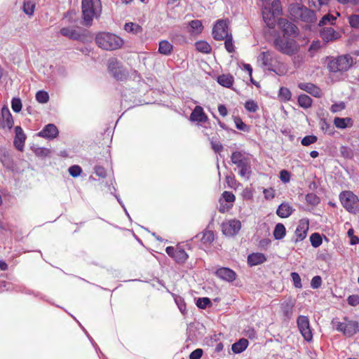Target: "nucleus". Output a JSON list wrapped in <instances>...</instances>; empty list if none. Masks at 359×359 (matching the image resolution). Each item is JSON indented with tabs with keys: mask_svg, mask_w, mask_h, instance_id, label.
<instances>
[{
	"mask_svg": "<svg viewBox=\"0 0 359 359\" xmlns=\"http://www.w3.org/2000/svg\"><path fill=\"white\" fill-rule=\"evenodd\" d=\"M278 25L282 29L284 35L295 36L298 34L297 27L285 19H280L278 20Z\"/></svg>",
	"mask_w": 359,
	"mask_h": 359,
	"instance_id": "nucleus-13",
	"label": "nucleus"
},
{
	"mask_svg": "<svg viewBox=\"0 0 359 359\" xmlns=\"http://www.w3.org/2000/svg\"><path fill=\"white\" fill-rule=\"evenodd\" d=\"M215 40L222 41L230 34L228 31V23L226 20H219L215 24L212 32Z\"/></svg>",
	"mask_w": 359,
	"mask_h": 359,
	"instance_id": "nucleus-8",
	"label": "nucleus"
},
{
	"mask_svg": "<svg viewBox=\"0 0 359 359\" xmlns=\"http://www.w3.org/2000/svg\"><path fill=\"white\" fill-rule=\"evenodd\" d=\"M266 261V256L261 252H253L248 256V264L250 266H254L263 264Z\"/></svg>",
	"mask_w": 359,
	"mask_h": 359,
	"instance_id": "nucleus-20",
	"label": "nucleus"
},
{
	"mask_svg": "<svg viewBox=\"0 0 359 359\" xmlns=\"http://www.w3.org/2000/svg\"><path fill=\"white\" fill-rule=\"evenodd\" d=\"M189 32L192 35H198L203 31V26L201 20H194L189 22Z\"/></svg>",
	"mask_w": 359,
	"mask_h": 359,
	"instance_id": "nucleus-26",
	"label": "nucleus"
},
{
	"mask_svg": "<svg viewBox=\"0 0 359 359\" xmlns=\"http://www.w3.org/2000/svg\"><path fill=\"white\" fill-rule=\"evenodd\" d=\"M217 82L221 86L230 88L233 83V77L230 74H222L217 77Z\"/></svg>",
	"mask_w": 359,
	"mask_h": 359,
	"instance_id": "nucleus-31",
	"label": "nucleus"
},
{
	"mask_svg": "<svg viewBox=\"0 0 359 359\" xmlns=\"http://www.w3.org/2000/svg\"><path fill=\"white\" fill-rule=\"evenodd\" d=\"M310 241L313 248H318L322 244V238L318 233H313L310 236Z\"/></svg>",
	"mask_w": 359,
	"mask_h": 359,
	"instance_id": "nucleus-45",
	"label": "nucleus"
},
{
	"mask_svg": "<svg viewBox=\"0 0 359 359\" xmlns=\"http://www.w3.org/2000/svg\"><path fill=\"white\" fill-rule=\"evenodd\" d=\"M264 198L266 200L273 199L275 197V190L273 188L264 189L263 190Z\"/></svg>",
	"mask_w": 359,
	"mask_h": 359,
	"instance_id": "nucleus-61",
	"label": "nucleus"
},
{
	"mask_svg": "<svg viewBox=\"0 0 359 359\" xmlns=\"http://www.w3.org/2000/svg\"><path fill=\"white\" fill-rule=\"evenodd\" d=\"M262 17L266 26L269 28H273L276 25V16L271 12V9L267 7V2H263Z\"/></svg>",
	"mask_w": 359,
	"mask_h": 359,
	"instance_id": "nucleus-14",
	"label": "nucleus"
},
{
	"mask_svg": "<svg viewBox=\"0 0 359 359\" xmlns=\"http://www.w3.org/2000/svg\"><path fill=\"white\" fill-rule=\"evenodd\" d=\"M273 53L271 51L262 52L259 56V60L262 61L264 67H269L272 65Z\"/></svg>",
	"mask_w": 359,
	"mask_h": 359,
	"instance_id": "nucleus-29",
	"label": "nucleus"
},
{
	"mask_svg": "<svg viewBox=\"0 0 359 359\" xmlns=\"http://www.w3.org/2000/svg\"><path fill=\"white\" fill-rule=\"evenodd\" d=\"M238 169V175L242 177L243 179H245L246 180H248L251 176L252 173V168H251V164H249L248 165H245L244 167H241Z\"/></svg>",
	"mask_w": 359,
	"mask_h": 359,
	"instance_id": "nucleus-41",
	"label": "nucleus"
},
{
	"mask_svg": "<svg viewBox=\"0 0 359 359\" xmlns=\"http://www.w3.org/2000/svg\"><path fill=\"white\" fill-rule=\"evenodd\" d=\"M26 135L22 128L20 126H16L15 128L14 145L18 150L21 151L23 150Z\"/></svg>",
	"mask_w": 359,
	"mask_h": 359,
	"instance_id": "nucleus-18",
	"label": "nucleus"
},
{
	"mask_svg": "<svg viewBox=\"0 0 359 359\" xmlns=\"http://www.w3.org/2000/svg\"><path fill=\"white\" fill-rule=\"evenodd\" d=\"M348 22L351 27L359 28V15L353 14L348 17Z\"/></svg>",
	"mask_w": 359,
	"mask_h": 359,
	"instance_id": "nucleus-58",
	"label": "nucleus"
},
{
	"mask_svg": "<svg viewBox=\"0 0 359 359\" xmlns=\"http://www.w3.org/2000/svg\"><path fill=\"white\" fill-rule=\"evenodd\" d=\"M35 3L34 0H24L23 11L28 15H32L34 13Z\"/></svg>",
	"mask_w": 359,
	"mask_h": 359,
	"instance_id": "nucleus-40",
	"label": "nucleus"
},
{
	"mask_svg": "<svg viewBox=\"0 0 359 359\" xmlns=\"http://www.w3.org/2000/svg\"><path fill=\"white\" fill-rule=\"evenodd\" d=\"M189 120L192 122L205 123L208 120V116L201 106H196L190 114Z\"/></svg>",
	"mask_w": 359,
	"mask_h": 359,
	"instance_id": "nucleus-15",
	"label": "nucleus"
},
{
	"mask_svg": "<svg viewBox=\"0 0 359 359\" xmlns=\"http://www.w3.org/2000/svg\"><path fill=\"white\" fill-rule=\"evenodd\" d=\"M82 14L84 25H91L94 18L100 15L101 13V3L100 0H82Z\"/></svg>",
	"mask_w": 359,
	"mask_h": 359,
	"instance_id": "nucleus-3",
	"label": "nucleus"
},
{
	"mask_svg": "<svg viewBox=\"0 0 359 359\" xmlns=\"http://www.w3.org/2000/svg\"><path fill=\"white\" fill-rule=\"evenodd\" d=\"M337 18L330 13L325 15L318 22L319 27H323L327 24L333 25Z\"/></svg>",
	"mask_w": 359,
	"mask_h": 359,
	"instance_id": "nucleus-42",
	"label": "nucleus"
},
{
	"mask_svg": "<svg viewBox=\"0 0 359 359\" xmlns=\"http://www.w3.org/2000/svg\"><path fill=\"white\" fill-rule=\"evenodd\" d=\"M241 223L237 219H231L222 224V230L224 235L234 236L241 230Z\"/></svg>",
	"mask_w": 359,
	"mask_h": 359,
	"instance_id": "nucleus-11",
	"label": "nucleus"
},
{
	"mask_svg": "<svg viewBox=\"0 0 359 359\" xmlns=\"http://www.w3.org/2000/svg\"><path fill=\"white\" fill-rule=\"evenodd\" d=\"M82 172V169L79 165H74L69 168V173L73 177H79Z\"/></svg>",
	"mask_w": 359,
	"mask_h": 359,
	"instance_id": "nucleus-56",
	"label": "nucleus"
},
{
	"mask_svg": "<svg viewBox=\"0 0 359 359\" xmlns=\"http://www.w3.org/2000/svg\"><path fill=\"white\" fill-rule=\"evenodd\" d=\"M233 121L237 129L247 132L249 130V127L238 116H233Z\"/></svg>",
	"mask_w": 359,
	"mask_h": 359,
	"instance_id": "nucleus-48",
	"label": "nucleus"
},
{
	"mask_svg": "<svg viewBox=\"0 0 359 359\" xmlns=\"http://www.w3.org/2000/svg\"><path fill=\"white\" fill-rule=\"evenodd\" d=\"M345 322V335L351 337L359 332V325L357 321L347 320L346 318H344Z\"/></svg>",
	"mask_w": 359,
	"mask_h": 359,
	"instance_id": "nucleus-23",
	"label": "nucleus"
},
{
	"mask_svg": "<svg viewBox=\"0 0 359 359\" xmlns=\"http://www.w3.org/2000/svg\"><path fill=\"white\" fill-rule=\"evenodd\" d=\"M211 305V301L208 297H200L196 301V306L199 309H205Z\"/></svg>",
	"mask_w": 359,
	"mask_h": 359,
	"instance_id": "nucleus-46",
	"label": "nucleus"
},
{
	"mask_svg": "<svg viewBox=\"0 0 359 359\" xmlns=\"http://www.w3.org/2000/svg\"><path fill=\"white\" fill-rule=\"evenodd\" d=\"M175 302L181 313L184 314L186 312V304L184 299L180 296H177L175 297Z\"/></svg>",
	"mask_w": 359,
	"mask_h": 359,
	"instance_id": "nucleus-55",
	"label": "nucleus"
},
{
	"mask_svg": "<svg viewBox=\"0 0 359 359\" xmlns=\"http://www.w3.org/2000/svg\"><path fill=\"white\" fill-rule=\"evenodd\" d=\"M248 346V341L245 339H241L232 345V351L235 353H241L244 351Z\"/></svg>",
	"mask_w": 359,
	"mask_h": 359,
	"instance_id": "nucleus-27",
	"label": "nucleus"
},
{
	"mask_svg": "<svg viewBox=\"0 0 359 359\" xmlns=\"http://www.w3.org/2000/svg\"><path fill=\"white\" fill-rule=\"evenodd\" d=\"M267 7L271 9V12L276 17L280 15L282 12V6L280 0H273L271 5L267 4Z\"/></svg>",
	"mask_w": 359,
	"mask_h": 359,
	"instance_id": "nucleus-38",
	"label": "nucleus"
},
{
	"mask_svg": "<svg viewBox=\"0 0 359 359\" xmlns=\"http://www.w3.org/2000/svg\"><path fill=\"white\" fill-rule=\"evenodd\" d=\"M339 200L343 207L351 213L359 212V199L351 191H344L339 194Z\"/></svg>",
	"mask_w": 359,
	"mask_h": 359,
	"instance_id": "nucleus-6",
	"label": "nucleus"
},
{
	"mask_svg": "<svg viewBox=\"0 0 359 359\" xmlns=\"http://www.w3.org/2000/svg\"><path fill=\"white\" fill-rule=\"evenodd\" d=\"M14 290L20 292H27L25 287L19 285H14L5 280H0V292Z\"/></svg>",
	"mask_w": 359,
	"mask_h": 359,
	"instance_id": "nucleus-25",
	"label": "nucleus"
},
{
	"mask_svg": "<svg viewBox=\"0 0 359 359\" xmlns=\"http://www.w3.org/2000/svg\"><path fill=\"white\" fill-rule=\"evenodd\" d=\"M172 45L166 40H163L159 42L158 52L161 54L168 55L172 53Z\"/></svg>",
	"mask_w": 359,
	"mask_h": 359,
	"instance_id": "nucleus-30",
	"label": "nucleus"
},
{
	"mask_svg": "<svg viewBox=\"0 0 359 359\" xmlns=\"http://www.w3.org/2000/svg\"><path fill=\"white\" fill-rule=\"evenodd\" d=\"M291 92L290 90L285 87H281L279 90V97L285 101L290 100L291 99Z\"/></svg>",
	"mask_w": 359,
	"mask_h": 359,
	"instance_id": "nucleus-51",
	"label": "nucleus"
},
{
	"mask_svg": "<svg viewBox=\"0 0 359 359\" xmlns=\"http://www.w3.org/2000/svg\"><path fill=\"white\" fill-rule=\"evenodd\" d=\"M59 131L57 128L53 123L46 125L39 133V137L53 140L58 135Z\"/></svg>",
	"mask_w": 359,
	"mask_h": 359,
	"instance_id": "nucleus-16",
	"label": "nucleus"
},
{
	"mask_svg": "<svg viewBox=\"0 0 359 359\" xmlns=\"http://www.w3.org/2000/svg\"><path fill=\"white\" fill-rule=\"evenodd\" d=\"M34 152L36 156L45 158L50 154V151L45 147H37L34 149Z\"/></svg>",
	"mask_w": 359,
	"mask_h": 359,
	"instance_id": "nucleus-52",
	"label": "nucleus"
},
{
	"mask_svg": "<svg viewBox=\"0 0 359 359\" xmlns=\"http://www.w3.org/2000/svg\"><path fill=\"white\" fill-rule=\"evenodd\" d=\"M309 223L301 222L295 230V242L303 241L307 235Z\"/></svg>",
	"mask_w": 359,
	"mask_h": 359,
	"instance_id": "nucleus-22",
	"label": "nucleus"
},
{
	"mask_svg": "<svg viewBox=\"0 0 359 359\" xmlns=\"http://www.w3.org/2000/svg\"><path fill=\"white\" fill-rule=\"evenodd\" d=\"M352 121L351 118H339L336 117L334 123L337 128L344 129L348 126V123Z\"/></svg>",
	"mask_w": 359,
	"mask_h": 359,
	"instance_id": "nucleus-37",
	"label": "nucleus"
},
{
	"mask_svg": "<svg viewBox=\"0 0 359 359\" xmlns=\"http://www.w3.org/2000/svg\"><path fill=\"white\" fill-rule=\"evenodd\" d=\"M203 350L201 348H196L189 355V359H200L203 355Z\"/></svg>",
	"mask_w": 359,
	"mask_h": 359,
	"instance_id": "nucleus-64",
	"label": "nucleus"
},
{
	"mask_svg": "<svg viewBox=\"0 0 359 359\" xmlns=\"http://www.w3.org/2000/svg\"><path fill=\"white\" fill-rule=\"evenodd\" d=\"M0 161L4 167L8 169H13V161L9 153L4 150L0 155Z\"/></svg>",
	"mask_w": 359,
	"mask_h": 359,
	"instance_id": "nucleus-28",
	"label": "nucleus"
},
{
	"mask_svg": "<svg viewBox=\"0 0 359 359\" xmlns=\"http://www.w3.org/2000/svg\"><path fill=\"white\" fill-rule=\"evenodd\" d=\"M212 149L216 153H220L223 149L222 144L219 141H215L213 140L210 142Z\"/></svg>",
	"mask_w": 359,
	"mask_h": 359,
	"instance_id": "nucleus-63",
	"label": "nucleus"
},
{
	"mask_svg": "<svg viewBox=\"0 0 359 359\" xmlns=\"http://www.w3.org/2000/svg\"><path fill=\"white\" fill-rule=\"evenodd\" d=\"M291 277L293 282V285L296 288H302V284L299 275L296 272L291 273Z\"/></svg>",
	"mask_w": 359,
	"mask_h": 359,
	"instance_id": "nucleus-57",
	"label": "nucleus"
},
{
	"mask_svg": "<svg viewBox=\"0 0 359 359\" xmlns=\"http://www.w3.org/2000/svg\"><path fill=\"white\" fill-rule=\"evenodd\" d=\"M297 327L304 339L309 341L313 338L312 332L310 327V323L308 317L299 316L297 320Z\"/></svg>",
	"mask_w": 359,
	"mask_h": 359,
	"instance_id": "nucleus-9",
	"label": "nucleus"
},
{
	"mask_svg": "<svg viewBox=\"0 0 359 359\" xmlns=\"http://www.w3.org/2000/svg\"><path fill=\"white\" fill-rule=\"evenodd\" d=\"M195 46L197 50L203 53H210L212 50L210 45L204 41L196 42Z\"/></svg>",
	"mask_w": 359,
	"mask_h": 359,
	"instance_id": "nucleus-35",
	"label": "nucleus"
},
{
	"mask_svg": "<svg viewBox=\"0 0 359 359\" xmlns=\"http://www.w3.org/2000/svg\"><path fill=\"white\" fill-rule=\"evenodd\" d=\"M224 40H225L224 46H225L226 50L229 53L234 52V45H233V37H232L231 34H230L229 36L225 37Z\"/></svg>",
	"mask_w": 359,
	"mask_h": 359,
	"instance_id": "nucleus-50",
	"label": "nucleus"
},
{
	"mask_svg": "<svg viewBox=\"0 0 359 359\" xmlns=\"http://www.w3.org/2000/svg\"><path fill=\"white\" fill-rule=\"evenodd\" d=\"M215 275L220 279L227 282H233L236 278V273L232 269L226 267L218 269L215 271Z\"/></svg>",
	"mask_w": 359,
	"mask_h": 359,
	"instance_id": "nucleus-17",
	"label": "nucleus"
},
{
	"mask_svg": "<svg viewBox=\"0 0 359 359\" xmlns=\"http://www.w3.org/2000/svg\"><path fill=\"white\" fill-rule=\"evenodd\" d=\"M306 201L309 204L315 206L320 203V198L313 193H309L306 196Z\"/></svg>",
	"mask_w": 359,
	"mask_h": 359,
	"instance_id": "nucleus-47",
	"label": "nucleus"
},
{
	"mask_svg": "<svg viewBox=\"0 0 359 359\" xmlns=\"http://www.w3.org/2000/svg\"><path fill=\"white\" fill-rule=\"evenodd\" d=\"M322 278L319 276H316L311 279V287L313 289H318L321 286Z\"/></svg>",
	"mask_w": 359,
	"mask_h": 359,
	"instance_id": "nucleus-59",
	"label": "nucleus"
},
{
	"mask_svg": "<svg viewBox=\"0 0 359 359\" xmlns=\"http://www.w3.org/2000/svg\"><path fill=\"white\" fill-rule=\"evenodd\" d=\"M318 138L316 135H307L302 139L301 143L303 146L308 147L317 142Z\"/></svg>",
	"mask_w": 359,
	"mask_h": 359,
	"instance_id": "nucleus-49",
	"label": "nucleus"
},
{
	"mask_svg": "<svg viewBox=\"0 0 359 359\" xmlns=\"http://www.w3.org/2000/svg\"><path fill=\"white\" fill-rule=\"evenodd\" d=\"M273 233L276 240H280L283 238L286 233L285 226L281 223L277 224L274 228Z\"/></svg>",
	"mask_w": 359,
	"mask_h": 359,
	"instance_id": "nucleus-32",
	"label": "nucleus"
},
{
	"mask_svg": "<svg viewBox=\"0 0 359 359\" xmlns=\"http://www.w3.org/2000/svg\"><path fill=\"white\" fill-rule=\"evenodd\" d=\"M298 86L301 90L307 92L316 97H320L321 96L320 89L313 83H300Z\"/></svg>",
	"mask_w": 359,
	"mask_h": 359,
	"instance_id": "nucleus-21",
	"label": "nucleus"
},
{
	"mask_svg": "<svg viewBox=\"0 0 359 359\" xmlns=\"http://www.w3.org/2000/svg\"><path fill=\"white\" fill-rule=\"evenodd\" d=\"M187 259L188 255L184 250L181 248H177V250L174 257L175 261L179 264H183L187 260Z\"/></svg>",
	"mask_w": 359,
	"mask_h": 359,
	"instance_id": "nucleus-34",
	"label": "nucleus"
},
{
	"mask_svg": "<svg viewBox=\"0 0 359 359\" xmlns=\"http://www.w3.org/2000/svg\"><path fill=\"white\" fill-rule=\"evenodd\" d=\"M290 172L286 170H282L280 172V179L283 183H287L290 180Z\"/></svg>",
	"mask_w": 359,
	"mask_h": 359,
	"instance_id": "nucleus-60",
	"label": "nucleus"
},
{
	"mask_svg": "<svg viewBox=\"0 0 359 359\" xmlns=\"http://www.w3.org/2000/svg\"><path fill=\"white\" fill-rule=\"evenodd\" d=\"M231 161L232 163L236 165L237 168L251 164V161L248 156L237 151L231 154Z\"/></svg>",
	"mask_w": 359,
	"mask_h": 359,
	"instance_id": "nucleus-12",
	"label": "nucleus"
},
{
	"mask_svg": "<svg viewBox=\"0 0 359 359\" xmlns=\"http://www.w3.org/2000/svg\"><path fill=\"white\" fill-rule=\"evenodd\" d=\"M294 303L292 301L284 302L282 304L281 309L284 316L287 318H290L292 315Z\"/></svg>",
	"mask_w": 359,
	"mask_h": 359,
	"instance_id": "nucleus-33",
	"label": "nucleus"
},
{
	"mask_svg": "<svg viewBox=\"0 0 359 359\" xmlns=\"http://www.w3.org/2000/svg\"><path fill=\"white\" fill-rule=\"evenodd\" d=\"M11 108L15 112H20L22 109V102L20 98L13 97L11 100Z\"/></svg>",
	"mask_w": 359,
	"mask_h": 359,
	"instance_id": "nucleus-54",
	"label": "nucleus"
},
{
	"mask_svg": "<svg viewBox=\"0 0 359 359\" xmlns=\"http://www.w3.org/2000/svg\"><path fill=\"white\" fill-rule=\"evenodd\" d=\"M95 41L100 48L107 50L118 49L123 44L121 37L109 32L99 33L95 37Z\"/></svg>",
	"mask_w": 359,
	"mask_h": 359,
	"instance_id": "nucleus-2",
	"label": "nucleus"
},
{
	"mask_svg": "<svg viewBox=\"0 0 359 359\" xmlns=\"http://www.w3.org/2000/svg\"><path fill=\"white\" fill-rule=\"evenodd\" d=\"M320 35L322 39L327 43L337 40L340 36V34L330 27H323L320 32Z\"/></svg>",
	"mask_w": 359,
	"mask_h": 359,
	"instance_id": "nucleus-19",
	"label": "nucleus"
},
{
	"mask_svg": "<svg viewBox=\"0 0 359 359\" xmlns=\"http://www.w3.org/2000/svg\"><path fill=\"white\" fill-rule=\"evenodd\" d=\"M108 69L113 77L118 81L126 80L128 76V72L116 60H110Z\"/></svg>",
	"mask_w": 359,
	"mask_h": 359,
	"instance_id": "nucleus-7",
	"label": "nucleus"
},
{
	"mask_svg": "<svg viewBox=\"0 0 359 359\" xmlns=\"http://www.w3.org/2000/svg\"><path fill=\"white\" fill-rule=\"evenodd\" d=\"M215 239L213 231H205L201 238V241L203 244H210Z\"/></svg>",
	"mask_w": 359,
	"mask_h": 359,
	"instance_id": "nucleus-43",
	"label": "nucleus"
},
{
	"mask_svg": "<svg viewBox=\"0 0 359 359\" xmlns=\"http://www.w3.org/2000/svg\"><path fill=\"white\" fill-rule=\"evenodd\" d=\"M294 211L292 207L287 203H282L276 210V214L281 218L290 217Z\"/></svg>",
	"mask_w": 359,
	"mask_h": 359,
	"instance_id": "nucleus-24",
	"label": "nucleus"
},
{
	"mask_svg": "<svg viewBox=\"0 0 359 359\" xmlns=\"http://www.w3.org/2000/svg\"><path fill=\"white\" fill-rule=\"evenodd\" d=\"M35 97H36V101L41 104L47 103L49 100V95L45 90H39L36 93Z\"/></svg>",
	"mask_w": 359,
	"mask_h": 359,
	"instance_id": "nucleus-44",
	"label": "nucleus"
},
{
	"mask_svg": "<svg viewBox=\"0 0 359 359\" xmlns=\"http://www.w3.org/2000/svg\"><path fill=\"white\" fill-rule=\"evenodd\" d=\"M60 32L62 36L74 41H83L86 37V30L76 29L72 27H63Z\"/></svg>",
	"mask_w": 359,
	"mask_h": 359,
	"instance_id": "nucleus-10",
	"label": "nucleus"
},
{
	"mask_svg": "<svg viewBox=\"0 0 359 359\" xmlns=\"http://www.w3.org/2000/svg\"><path fill=\"white\" fill-rule=\"evenodd\" d=\"M353 60L351 55H340L329 61L327 69L334 73L346 72L353 65Z\"/></svg>",
	"mask_w": 359,
	"mask_h": 359,
	"instance_id": "nucleus-4",
	"label": "nucleus"
},
{
	"mask_svg": "<svg viewBox=\"0 0 359 359\" xmlns=\"http://www.w3.org/2000/svg\"><path fill=\"white\" fill-rule=\"evenodd\" d=\"M273 45L277 50L287 55L295 54L299 49L297 42L289 38L278 36L274 39Z\"/></svg>",
	"mask_w": 359,
	"mask_h": 359,
	"instance_id": "nucleus-5",
	"label": "nucleus"
},
{
	"mask_svg": "<svg viewBox=\"0 0 359 359\" xmlns=\"http://www.w3.org/2000/svg\"><path fill=\"white\" fill-rule=\"evenodd\" d=\"M348 304L351 306H355L359 304V295H350L347 299Z\"/></svg>",
	"mask_w": 359,
	"mask_h": 359,
	"instance_id": "nucleus-62",
	"label": "nucleus"
},
{
	"mask_svg": "<svg viewBox=\"0 0 359 359\" xmlns=\"http://www.w3.org/2000/svg\"><path fill=\"white\" fill-rule=\"evenodd\" d=\"M245 108L249 112H255L258 110L257 103L254 100H248L245 103Z\"/></svg>",
	"mask_w": 359,
	"mask_h": 359,
	"instance_id": "nucleus-53",
	"label": "nucleus"
},
{
	"mask_svg": "<svg viewBox=\"0 0 359 359\" xmlns=\"http://www.w3.org/2000/svg\"><path fill=\"white\" fill-rule=\"evenodd\" d=\"M288 12L291 19L297 21H302L306 23L313 24L317 20L315 11L308 8L300 3L290 4L288 7Z\"/></svg>",
	"mask_w": 359,
	"mask_h": 359,
	"instance_id": "nucleus-1",
	"label": "nucleus"
},
{
	"mask_svg": "<svg viewBox=\"0 0 359 359\" xmlns=\"http://www.w3.org/2000/svg\"><path fill=\"white\" fill-rule=\"evenodd\" d=\"M298 103L300 107L308 109L312 104V99L307 95H300L298 97Z\"/></svg>",
	"mask_w": 359,
	"mask_h": 359,
	"instance_id": "nucleus-39",
	"label": "nucleus"
},
{
	"mask_svg": "<svg viewBox=\"0 0 359 359\" xmlns=\"http://www.w3.org/2000/svg\"><path fill=\"white\" fill-rule=\"evenodd\" d=\"M124 29L128 32L132 34H138L142 32V28L138 24L133 22H127L124 25Z\"/></svg>",
	"mask_w": 359,
	"mask_h": 359,
	"instance_id": "nucleus-36",
	"label": "nucleus"
}]
</instances>
